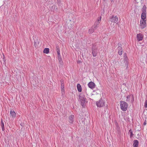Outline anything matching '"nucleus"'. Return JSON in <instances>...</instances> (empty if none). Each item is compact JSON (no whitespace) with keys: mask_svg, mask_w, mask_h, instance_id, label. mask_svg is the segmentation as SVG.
<instances>
[{"mask_svg":"<svg viewBox=\"0 0 147 147\" xmlns=\"http://www.w3.org/2000/svg\"><path fill=\"white\" fill-rule=\"evenodd\" d=\"M138 143L137 140H134L133 144V147H138Z\"/></svg>","mask_w":147,"mask_h":147,"instance_id":"12","label":"nucleus"},{"mask_svg":"<svg viewBox=\"0 0 147 147\" xmlns=\"http://www.w3.org/2000/svg\"><path fill=\"white\" fill-rule=\"evenodd\" d=\"M58 60H59V62H60V63L61 62H62V58H61V56H58Z\"/></svg>","mask_w":147,"mask_h":147,"instance_id":"21","label":"nucleus"},{"mask_svg":"<svg viewBox=\"0 0 147 147\" xmlns=\"http://www.w3.org/2000/svg\"><path fill=\"white\" fill-rule=\"evenodd\" d=\"M110 18L111 19L110 20L111 22L114 23H116L117 22L118 20V17L117 16H112Z\"/></svg>","mask_w":147,"mask_h":147,"instance_id":"5","label":"nucleus"},{"mask_svg":"<svg viewBox=\"0 0 147 147\" xmlns=\"http://www.w3.org/2000/svg\"><path fill=\"white\" fill-rule=\"evenodd\" d=\"M34 44H35V47H36V43L35 42V43Z\"/></svg>","mask_w":147,"mask_h":147,"instance_id":"27","label":"nucleus"},{"mask_svg":"<svg viewBox=\"0 0 147 147\" xmlns=\"http://www.w3.org/2000/svg\"><path fill=\"white\" fill-rule=\"evenodd\" d=\"M119 51L118 52L119 54V55H121L122 54V48L120 47L119 48Z\"/></svg>","mask_w":147,"mask_h":147,"instance_id":"17","label":"nucleus"},{"mask_svg":"<svg viewBox=\"0 0 147 147\" xmlns=\"http://www.w3.org/2000/svg\"><path fill=\"white\" fill-rule=\"evenodd\" d=\"M92 53L93 57H94L96 56V53L95 52L92 51Z\"/></svg>","mask_w":147,"mask_h":147,"instance_id":"24","label":"nucleus"},{"mask_svg":"<svg viewBox=\"0 0 147 147\" xmlns=\"http://www.w3.org/2000/svg\"><path fill=\"white\" fill-rule=\"evenodd\" d=\"M146 5H144L142 7V13H146Z\"/></svg>","mask_w":147,"mask_h":147,"instance_id":"15","label":"nucleus"},{"mask_svg":"<svg viewBox=\"0 0 147 147\" xmlns=\"http://www.w3.org/2000/svg\"><path fill=\"white\" fill-rule=\"evenodd\" d=\"M79 99L81 102V105L83 106L86 102L85 98L83 96H80Z\"/></svg>","mask_w":147,"mask_h":147,"instance_id":"4","label":"nucleus"},{"mask_svg":"<svg viewBox=\"0 0 147 147\" xmlns=\"http://www.w3.org/2000/svg\"><path fill=\"white\" fill-rule=\"evenodd\" d=\"M101 19V16L97 18L96 21L94 24V26H95L94 27L95 28L99 24L100 22Z\"/></svg>","mask_w":147,"mask_h":147,"instance_id":"8","label":"nucleus"},{"mask_svg":"<svg viewBox=\"0 0 147 147\" xmlns=\"http://www.w3.org/2000/svg\"><path fill=\"white\" fill-rule=\"evenodd\" d=\"M105 101L102 99H100L99 101L96 102V104L97 107H103L105 105Z\"/></svg>","mask_w":147,"mask_h":147,"instance_id":"2","label":"nucleus"},{"mask_svg":"<svg viewBox=\"0 0 147 147\" xmlns=\"http://www.w3.org/2000/svg\"><path fill=\"white\" fill-rule=\"evenodd\" d=\"M144 107L146 108H147V99L145 100L144 103Z\"/></svg>","mask_w":147,"mask_h":147,"instance_id":"23","label":"nucleus"},{"mask_svg":"<svg viewBox=\"0 0 147 147\" xmlns=\"http://www.w3.org/2000/svg\"><path fill=\"white\" fill-rule=\"evenodd\" d=\"M10 116L12 118H15L16 117V113H15V111L13 110H11L10 111Z\"/></svg>","mask_w":147,"mask_h":147,"instance_id":"9","label":"nucleus"},{"mask_svg":"<svg viewBox=\"0 0 147 147\" xmlns=\"http://www.w3.org/2000/svg\"><path fill=\"white\" fill-rule=\"evenodd\" d=\"M144 125H145L146 124V120H145V121L144 123Z\"/></svg>","mask_w":147,"mask_h":147,"instance_id":"26","label":"nucleus"},{"mask_svg":"<svg viewBox=\"0 0 147 147\" xmlns=\"http://www.w3.org/2000/svg\"><path fill=\"white\" fill-rule=\"evenodd\" d=\"M146 20H140V28L143 29L146 26Z\"/></svg>","mask_w":147,"mask_h":147,"instance_id":"3","label":"nucleus"},{"mask_svg":"<svg viewBox=\"0 0 147 147\" xmlns=\"http://www.w3.org/2000/svg\"><path fill=\"white\" fill-rule=\"evenodd\" d=\"M94 31V30L92 28H90L88 32L90 34L92 33Z\"/></svg>","mask_w":147,"mask_h":147,"instance_id":"20","label":"nucleus"},{"mask_svg":"<svg viewBox=\"0 0 147 147\" xmlns=\"http://www.w3.org/2000/svg\"><path fill=\"white\" fill-rule=\"evenodd\" d=\"M49 48H45L44 49L43 53L45 54H48L49 52Z\"/></svg>","mask_w":147,"mask_h":147,"instance_id":"16","label":"nucleus"},{"mask_svg":"<svg viewBox=\"0 0 147 147\" xmlns=\"http://www.w3.org/2000/svg\"><path fill=\"white\" fill-rule=\"evenodd\" d=\"M57 52L58 56H61V55H60V49L59 48L57 49Z\"/></svg>","mask_w":147,"mask_h":147,"instance_id":"19","label":"nucleus"},{"mask_svg":"<svg viewBox=\"0 0 147 147\" xmlns=\"http://www.w3.org/2000/svg\"><path fill=\"white\" fill-rule=\"evenodd\" d=\"M120 108L121 110L123 111H126L127 109L128 105L127 102L121 101L120 102Z\"/></svg>","mask_w":147,"mask_h":147,"instance_id":"1","label":"nucleus"},{"mask_svg":"<svg viewBox=\"0 0 147 147\" xmlns=\"http://www.w3.org/2000/svg\"><path fill=\"white\" fill-rule=\"evenodd\" d=\"M141 20H146V13H142Z\"/></svg>","mask_w":147,"mask_h":147,"instance_id":"11","label":"nucleus"},{"mask_svg":"<svg viewBox=\"0 0 147 147\" xmlns=\"http://www.w3.org/2000/svg\"><path fill=\"white\" fill-rule=\"evenodd\" d=\"M129 131H130V132H131V137L133 135L132 132V131H131V130H129Z\"/></svg>","mask_w":147,"mask_h":147,"instance_id":"25","label":"nucleus"},{"mask_svg":"<svg viewBox=\"0 0 147 147\" xmlns=\"http://www.w3.org/2000/svg\"><path fill=\"white\" fill-rule=\"evenodd\" d=\"M143 37L144 35L141 33H139L137 34V38L138 41L142 40L143 38Z\"/></svg>","mask_w":147,"mask_h":147,"instance_id":"7","label":"nucleus"},{"mask_svg":"<svg viewBox=\"0 0 147 147\" xmlns=\"http://www.w3.org/2000/svg\"><path fill=\"white\" fill-rule=\"evenodd\" d=\"M74 116L73 115H71L69 118V123L72 124L74 122Z\"/></svg>","mask_w":147,"mask_h":147,"instance_id":"10","label":"nucleus"},{"mask_svg":"<svg viewBox=\"0 0 147 147\" xmlns=\"http://www.w3.org/2000/svg\"><path fill=\"white\" fill-rule=\"evenodd\" d=\"M131 96L129 95L127 96V100L126 101H129L130 98Z\"/></svg>","mask_w":147,"mask_h":147,"instance_id":"22","label":"nucleus"},{"mask_svg":"<svg viewBox=\"0 0 147 147\" xmlns=\"http://www.w3.org/2000/svg\"><path fill=\"white\" fill-rule=\"evenodd\" d=\"M61 91L62 92V93L63 94L64 93V84L63 83H61Z\"/></svg>","mask_w":147,"mask_h":147,"instance_id":"14","label":"nucleus"},{"mask_svg":"<svg viewBox=\"0 0 147 147\" xmlns=\"http://www.w3.org/2000/svg\"><path fill=\"white\" fill-rule=\"evenodd\" d=\"M1 126L2 128V129L3 131H4L5 129H4V125L3 122L2 121H1Z\"/></svg>","mask_w":147,"mask_h":147,"instance_id":"18","label":"nucleus"},{"mask_svg":"<svg viewBox=\"0 0 147 147\" xmlns=\"http://www.w3.org/2000/svg\"><path fill=\"white\" fill-rule=\"evenodd\" d=\"M78 90L79 92H80L82 91V87L80 84H78L77 85Z\"/></svg>","mask_w":147,"mask_h":147,"instance_id":"13","label":"nucleus"},{"mask_svg":"<svg viewBox=\"0 0 147 147\" xmlns=\"http://www.w3.org/2000/svg\"><path fill=\"white\" fill-rule=\"evenodd\" d=\"M88 87L90 88L93 89L95 88L96 85L92 82H90L88 84Z\"/></svg>","mask_w":147,"mask_h":147,"instance_id":"6","label":"nucleus"}]
</instances>
